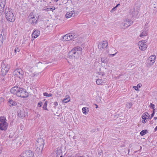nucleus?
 <instances>
[{"instance_id":"obj_1","label":"nucleus","mask_w":157,"mask_h":157,"mask_svg":"<svg viewBox=\"0 0 157 157\" xmlns=\"http://www.w3.org/2000/svg\"><path fill=\"white\" fill-rule=\"evenodd\" d=\"M82 48L77 46L73 48L68 54V57L72 59H77L82 54Z\"/></svg>"},{"instance_id":"obj_2","label":"nucleus","mask_w":157,"mask_h":157,"mask_svg":"<svg viewBox=\"0 0 157 157\" xmlns=\"http://www.w3.org/2000/svg\"><path fill=\"white\" fill-rule=\"evenodd\" d=\"M5 14L7 19L11 22H13L15 20V17L11 9L6 8L5 10Z\"/></svg>"},{"instance_id":"obj_3","label":"nucleus","mask_w":157,"mask_h":157,"mask_svg":"<svg viewBox=\"0 0 157 157\" xmlns=\"http://www.w3.org/2000/svg\"><path fill=\"white\" fill-rule=\"evenodd\" d=\"M44 143V140L42 138H38L36 143V150L38 153H41L43 148Z\"/></svg>"},{"instance_id":"obj_4","label":"nucleus","mask_w":157,"mask_h":157,"mask_svg":"<svg viewBox=\"0 0 157 157\" xmlns=\"http://www.w3.org/2000/svg\"><path fill=\"white\" fill-rule=\"evenodd\" d=\"M6 117L3 116L0 117V129L1 130H6L8 128V124L6 122Z\"/></svg>"},{"instance_id":"obj_5","label":"nucleus","mask_w":157,"mask_h":157,"mask_svg":"<svg viewBox=\"0 0 157 157\" xmlns=\"http://www.w3.org/2000/svg\"><path fill=\"white\" fill-rule=\"evenodd\" d=\"M29 21L30 23L33 25L36 24L38 19V16L34 12H31L28 17Z\"/></svg>"},{"instance_id":"obj_6","label":"nucleus","mask_w":157,"mask_h":157,"mask_svg":"<svg viewBox=\"0 0 157 157\" xmlns=\"http://www.w3.org/2000/svg\"><path fill=\"white\" fill-rule=\"evenodd\" d=\"M17 96L20 97L25 98L28 97V94L25 90L19 87L18 91L17 93Z\"/></svg>"},{"instance_id":"obj_7","label":"nucleus","mask_w":157,"mask_h":157,"mask_svg":"<svg viewBox=\"0 0 157 157\" xmlns=\"http://www.w3.org/2000/svg\"><path fill=\"white\" fill-rule=\"evenodd\" d=\"M24 73V71L21 69H16L13 72V75L21 79L23 78Z\"/></svg>"},{"instance_id":"obj_8","label":"nucleus","mask_w":157,"mask_h":157,"mask_svg":"<svg viewBox=\"0 0 157 157\" xmlns=\"http://www.w3.org/2000/svg\"><path fill=\"white\" fill-rule=\"evenodd\" d=\"M33 153L30 150L23 152L18 157H33Z\"/></svg>"},{"instance_id":"obj_9","label":"nucleus","mask_w":157,"mask_h":157,"mask_svg":"<svg viewBox=\"0 0 157 157\" xmlns=\"http://www.w3.org/2000/svg\"><path fill=\"white\" fill-rule=\"evenodd\" d=\"M10 66L8 64H6L4 63L2 64V76H4L8 72L10 69Z\"/></svg>"},{"instance_id":"obj_10","label":"nucleus","mask_w":157,"mask_h":157,"mask_svg":"<svg viewBox=\"0 0 157 157\" xmlns=\"http://www.w3.org/2000/svg\"><path fill=\"white\" fill-rule=\"evenodd\" d=\"M156 56L155 55L150 56L147 60V67L152 65L155 61Z\"/></svg>"},{"instance_id":"obj_11","label":"nucleus","mask_w":157,"mask_h":157,"mask_svg":"<svg viewBox=\"0 0 157 157\" xmlns=\"http://www.w3.org/2000/svg\"><path fill=\"white\" fill-rule=\"evenodd\" d=\"M138 45L140 49L141 50H145L147 48L146 43L145 42L144 40L139 41L138 43Z\"/></svg>"},{"instance_id":"obj_12","label":"nucleus","mask_w":157,"mask_h":157,"mask_svg":"<svg viewBox=\"0 0 157 157\" xmlns=\"http://www.w3.org/2000/svg\"><path fill=\"white\" fill-rule=\"evenodd\" d=\"M133 23V21L129 19H126L122 23V26L124 27V29H125L131 25Z\"/></svg>"},{"instance_id":"obj_13","label":"nucleus","mask_w":157,"mask_h":157,"mask_svg":"<svg viewBox=\"0 0 157 157\" xmlns=\"http://www.w3.org/2000/svg\"><path fill=\"white\" fill-rule=\"evenodd\" d=\"M6 4V0H0V14L4 11Z\"/></svg>"},{"instance_id":"obj_14","label":"nucleus","mask_w":157,"mask_h":157,"mask_svg":"<svg viewBox=\"0 0 157 157\" xmlns=\"http://www.w3.org/2000/svg\"><path fill=\"white\" fill-rule=\"evenodd\" d=\"M108 45V42L106 41H103L102 42L99 43L98 45V48L100 49L106 48Z\"/></svg>"},{"instance_id":"obj_15","label":"nucleus","mask_w":157,"mask_h":157,"mask_svg":"<svg viewBox=\"0 0 157 157\" xmlns=\"http://www.w3.org/2000/svg\"><path fill=\"white\" fill-rule=\"evenodd\" d=\"M75 15V11L72 10L67 12L65 16L67 18H69L71 17H74Z\"/></svg>"},{"instance_id":"obj_16","label":"nucleus","mask_w":157,"mask_h":157,"mask_svg":"<svg viewBox=\"0 0 157 157\" xmlns=\"http://www.w3.org/2000/svg\"><path fill=\"white\" fill-rule=\"evenodd\" d=\"M108 60L106 57H103L101 58V65L104 67L105 66V64L107 63Z\"/></svg>"},{"instance_id":"obj_17","label":"nucleus","mask_w":157,"mask_h":157,"mask_svg":"<svg viewBox=\"0 0 157 157\" xmlns=\"http://www.w3.org/2000/svg\"><path fill=\"white\" fill-rule=\"evenodd\" d=\"M68 36L69 37V39L70 40L75 39L78 36V35L75 33L67 34Z\"/></svg>"},{"instance_id":"obj_18","label":"nucleus","mask_w":157,"mask_h":157,"mask_svg":"<svg viewBox=\"0 0 157 157\" xmlns=\"http://www.w3.org/2000/svg\"><path fill=\"white\" fill-rule=\"evenodd\" d=\"M19 88L17 86L13 87L10 90L11 93L13 94H16L17 95V93L18 91Z\"/></svg>"},{"instance_id":"obj_19","label":"nucleus","mask_w":157,"mask_h":157,"mask_svg":"<svg viewBox=\"0 0 157 157\" xmlns=\"http://www.w3.org/2000/svg\"><path fill=\"white\" fill-rule=\"evenodd\" d=\"M40 34V32L38 30H36L34 31L32 34V37L34 38H37Z\"/></svg>"},{"instance_id":"obj_20","label":"nucleus","mask_w":157,"mask_h":157,"mask_svg":"<svg viewBox=\"0 0 157 157\" xmlns=\"http://www.w3.org/2000/svg\"><path fill=\"white\" fill-rule=\"evenodd\" d=\"M9 105L10 107L15 105H17L16 102L11 99H9Z\"/></svg>"},{"instance_id":"obj_21","label":"nucleus","mask_w":157,"mask_h":157,"mask_svg":"<svg viewBox=\"0 0 157 157\" xmlns=\"http://www.w3.org/2000/svg\"><path fill=\"white\" fill-rule=\"evenodd\" d=\"M140 8V6L138 4H136L134 7L133 8L135 9L136 10V13H138L139 9Z\"/></svg>"},{"instance_id":"obj_22","label":"nucleus","mask_w":157,"mask_h":157,"mask_svg":"<svg viewBox=\"0 0 157 157\" xmlns=\"http://www.w3.org/2000/svg\"><path fill=\"white\" fill-rule=\"evenodd\" d=\"M17 116L19 117H24V113L23 111H19L17 112Z\"/></svg>"},{"instance_id":"obj_23","label":"nucleus","mask_w":157,"mask_h":157,"mask_svg":"<svg viewBox=\"0 0 157 157\" xmlns=\"http://www.w3.org/2000/svg\"><path fill=\"white\" fill-rule=\"evenodd\" d=\"M83 113L85 115L87 114L89 112V108L87 107H83L82 109Z\"/></svg>"},{"instance_id":"obj_24","label":"nucleus","mask_w":157,"mask_h":157,"mask_svg":"<svg viewBox=\"0 0 157 157\" xmlns=\"http://www.w3.org/2000/svg\"><path fill=\"white\" fill-rule=\"evenodd\" d=\"M136 10L134 8L131 10L130 13L132 14V16H136L137 15L138 13H136Z\"/></svg>"},{"instance_id":"obj_25","label":"nucleus","mask_w":157,"mask_h":157,"mask_svg":"<svg viewBox=\"0 0 157 157\" xmlns=\"http://www.w3.org/2000/svg\"><path fill=\"white\" fill-rule=\"evenodd\" d=\"M96 83L98 85H101L104 83L102 79H98L96 80Z\"/></svg>"},{"instance_id":"obj_26","label":"nucleus","mask_w":157,"mask_h":157,"mask_svg":"<svg viewBox=\"0 0 157 157\" xmlns=\"http://www.w3.org/2000/svg\"><path fill=\"white\" fill-rule=\"evenodd\" d=\"M47 102L48 101H46L44 103V105L43 107V109L44 110H47L48 111V109H47Z\"/></svg>"},{"instance_id":"obj_27","label":"nucleus","mask_w":157,"mask_h":157,"mask_svg":"<svg viewBox=\"0 0 157 157\" xmlns=\"http://www.w3.org/2000/svg\"><path fill=\"white\" fill-rule=\"evenodd\" d=\"M147 132V130H144L140 132V134L141 136H143L145 135L146 133Z\"/></svg>"},{"instance_id":"obj_28","label":"nucleus","mask_w":157,"mask_h":157,"mask_svg":"<svg viewBox=\"0 0 157 157\" xmlns=\"http://www.w3.org/2000/svg\"><path fill=\"white\" fill-rule=\"evenodd\" d=\"M63 38L64 41H67L70 40V39H69V38L68 36V35H67V34L64 36L63 37Z\"/></svg>"},{"instance_id":"obj_29","label":"nucleus","mask_w":157,"mask_h":157,"mask_svg":"<svg viewBox=\"0 0 157 157\" xmlns=\"http://www.w3.org/2000/svg\"><path fill=\"white\" fill-rule=\"evenodd\" d=\"M147 33L146 31L143 32L140 35V37H143L144 36H146L147 35Z\"/></svg>"},{"instance_id":"obj_30","label":"nucleus","mask_w":157,"mask_h":157,"mask_svg":"<svg viewBox=\"0 0 157 157\" xmlns=\"http://www.w3.org/2000/svg\"><path fill=\"white\" fill-rule=\"evenodd\" d=\"M43 95L44 96H47V97H51L52 95V94H48V93H46V92L44 93H43Z\"/></svg>"},{"instance_id":"obj_31","label":"nucleus","mask_w":157,"mask_h":157,"mask_svg":"<svg viewBox=\"0 0 157 157\" xmlns=\"http://www.w3.org/2000/svg\"><path fill=\"white\" fill-rule=\"evenodd\" d=\"M142 116H145L146 117V118L147 119V118H149V115L147 113H144Z\"/></svg>"},{"instance_id":"obj_32","label":"nucleus","mask_w":157,"mask_h":157,"mask_svg":"<svg viewBox=\"0 0 157 157\" xmlns=\"http://www.w3.org/2000/svg\"><path fill=\"white\" fill-rule=\"evenodd\" d=\"M142 118L143 119V120L142 121V122H143V123L144 124L145 123H146L147 120L146 119V117H145V116H142Z\"/></svg>"},{"instance_id":"obj_33","label":"nucleus","mask_w":157,"mask_h":157,"mask_svg":"<svg viewBox=\"0 0 157 157\" xmlns=\"http://www.w3.org/2000/svg\"><path fill=\"white\" fill-rule=\"evenodd\" d=\"M70 100V99L69 98H65L63 99V103H66L69 102Z\"/></svg>"},{"instance_id":"obj_34","label":"nucleus","mask_w":157,"mask_h":157,"mask_svg":"<svg viewBox=\"0 0 157 157\" xmlns=\"http://www.w3.org/2000/svg\"><path fill=\"white\" fill-rule=\"evenodd\" d=\"M3 42V36L2 35H0V44H2Z\"/></svg>"},{"instance_id":"obj_35","label":"nucleus","mask_w":157,"mask_h":157,"mask_svg":"<svg viewBox=\"0 0 157 157\" xmlns=\"http://www.w3.org/2000/svg\"><path fill=\"white\" fill-rule=\"evenodd\" d=\"M131 106V103H128L126 104V107L129 108H130Z\"/></svg>"},{"instance_id":"obj_36","label":"nucleus","mask_w":157,"mask_h":157,"mask_svg":"<svg viewBox=\"0 0 157 157\" xmlns=\"http://www.w3.org/2000/svg\"><path fill=\"white\" fill-rule=\"evenodd\" d=\"M42 105V103L40 101L37 104V106L39 107H41Z\"/></svg>"},{"instance_id":"obj_37","label":"nucleus","mask_w":157,"mask_h":157,"mask_svg":"<svg viewBox=\"0 0 157 157\" xmlns=\"http://www.w3.org/2000/svg\"><path fill=\"white\" fill-rule=\"evenodd\" d=\"M20 51V49H19L17 48H16L14 52L15 53H17V52H19Z\"/></svg>"},{"instance_id":"obj_38","label":"nucleus","mask_w":157,"mask_h":157,"mask_svg":"<svg viewBox=\"0 0 157 157\" xmlns=\"http://www.w3.org/2000/svg\"><path fill=\"white\" fill-rule=\"evenodd\" d=\"M150 106L152 108V109H153V110L155 109V105L154 104H153L152 103H151Z\"/></svg>"},{"instance_id":"obj_39","label":"nucleus","mask_w":157,"mask_h":157,"mask_svg":"<svg viewBox=\"0 0 157 157\" xmlns=\"http://www.w3.org/2000/svg\"><path fill=\"white\" fill-rule=\"evenodd\" d=\"M4 99L3 98H0V104L2 102H3L4 101Z\"/></svg>"},{"instance_id":"obj_40","label":"nucleus","mask_w":157,"mask_h":157,"mask_svg":"<svg viewBox=\"0 0 157 157\" xmlns=\"http://www.w3.org/2000/svg\"><path fill=\"white\" fill-rule=\"evenodd\" d=\"M154 110H155V109H154L153 113L151 114V118H152L154 115V114H155Z\"/></svg>"},{"instance_id":"obj_41","label":"nucleus","mask_w":157,"mask_h":157,"mask_svg":"<svg viewBox=\"0 0 157 157\" xmlns=\"http://www.w3.org/2000/svg\"><path fill=\"white\" fill-rule=\"evenodd\" d=\"M133 88H134L135 90H138V88L137 86H134Z\"/></svg>"},{"instance_id":"obj_42","label":"nucleus","mask_w":157,"mask_h":157,"mask_svg":"<svg viewBox=\"0 0 157 157\" xmlns=\"http://www.w3.org/2000/svg\"><path fill=\"white\" fill-rule=\"evenodd\" d=\"M49 9L50 10H53L55 9V8L54 7H53L52 8H49Z\"/></svg>"},{"instance_id":"obj_43","label":"nucleus","mask_w":157,"mask_h":157,"mask_svg":"<svg viewBox=\"0 0 157 157\" xmlns=\"http://www.w3.org/2000/svg\"><path fill=\"white\" fill-rule=\"evenodd\" d=\"M100 74L102 76H104L105 75V73L104 72H100Z\"/></svg>"},{"instance_id":"obj_44","label":"nucleus","mask_w":157,"mask_h":157,"mask_svg":"<svg viewBox=\"0 0 157 157\" xmlns=\"http://www.w3.org/2000/svg\"><path fill=\"white\" fill-rule=\"evenodd\" d=\"M116 53H116L115 54H110L109 55L110 56H113L116 54Z\"/></svg>"},{"instance_id":"obj_45","label":"nucleus","mask_w":157,"mask_h":157,"mask_svg":"<svg viewBox=\"0 0 157 157\" xmlns=\"http://www.w3.org/2000/svg\"><path fill=\"white\" fill-rule=\"evenodd\" d=\"M142 86V85L141 84H139L137 85V86H138V88H140Z\"/></svg>"},{"instance_id":"obj_46","label":"nucleus","mask_w":157,"mask_h":157,"mask_svg":"<svg viewBox=\"0 0 157 157\" xmlns=\"http://www.w3.org/2000/svg\"><path fill=\"white\" fill-rule=\"evenodd\" d=\"M119 5H120V4H118L116 6V7H114V8H113L112 9V10H113L116 7H117L118 6H119Z\"/></svg>"},{"instance_id":"obj_47","label":"nucleus","mask_w":157,"mask_h":157,"mask_svg":"<svg viewBox=\"0 0 157 157\" xmlns=\"http://www.w3.org/2000/svg\"><path fill=\"white\" fill-rule=\"evenodd\" d=\"M54 104L55 106H56L57 105H58V103L57 102H54Z\"/></svg>"},{"instance_id":"obj_48","label":"nucleus","mask_w":157,"mask_h":157,"mask_svg":"<svg viewBox=\"0 0 157 157\" xmlns=\"http://www.w3.org/2000/svg\"><path fill=\"white\" fill-rule=\"evenodd\" d=\"M155 131H156L157 130V126L154 129Z\"/></svg>"},{"instance_id":"obj_49","label":"nucleus","mask_w":157,"mask_h":157,"mask_svg":"<svg viewBox=\"0 0 157 157\" xmlns=\"http://www.w3.org/2000/svg\"><path fill=\"white\" fill-rule=\"evenodd\" d=\"M149 22H147L146 23V24H145V26H147V25H148V24L149 23Z\"/></svg>"},{"instance_id":"obj_50","label":"nucleus","mask_w":157,"mask_h":157,"mask_svg":"<svg viewBox=\"0 0 157 157\" xmlns=\"http://www.w3.org/2000/svg\"><path fill=\"white\" fill-rule=\"evenodd\" d=\"M154 120H156L157 119V117H154Z\"/></svg>"},{"instance_id":"obj_51","label":"nucleus","mask_w":157,"mask_h":157,"mask_svg":"<svg viewBox=\"0 0 157 157\" xmlns=\"http://www.w3.org/2000/svg\"><path fill=\"white\" fill-rule=\"evenodd\" d=\"M96 105V108H97L98 107V106L97 105Z\"/></svg>"},{"instance_id":"obj_52","label":"nucleus","mask_w":157,"mask_h":157,"mask_svg":"<svg viewBox=\"0 0 157 157\" xmlns=\"http://www.w3.org/2000/svg\"><path fill=\"white\" fill-rule=\"evenodd\" d=\"M47 9H48V10H49V8H47Z\"/></svg>"},{"instance_id":"obj_53","label":"nucleus","mask_w":157,"mask_h":157,"mask_svg":"<svg viewBox=\"0 0 157 157\" xmlns=\"http://www.w3.org/2000/svg\"><path fill=\"white\" fill-rule=\"evenodd\" d=\"M60 157H63V156L61 155V156H60Z\"/></svg>"},{"instance_id":"obj_54","label":"nucleus","mask_w":157,"mask_h":157,"mask_svg":"<svg viewBox=\"0 0 157 157\" xmlns=\"http://www.w3.org/2000/svg\"><path fill=\"white\" fill-rule=\"evenodd\" d=\"M4 80V78H3L2 80Z\"/></svg>"}]
</instances>
